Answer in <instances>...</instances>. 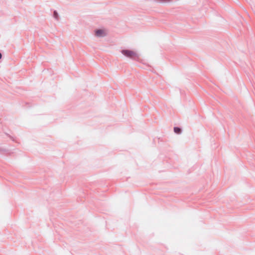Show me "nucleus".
Segmentation results:
<instances>
[{"label": "nucleus", "mask_w": 255, "mask_h": 255, "mask_svg": "<svg viewBox=\"0 0 255 255\" xmlns=\"http://www.w3.org/2000/svg\"><path fill=\"white\" fill-rule=\"evenodd\" d=\"M122 53L125 56L129 58H134L136 56V52L131 50H123L122 51Z\"/></svg>", "instance_id": "obj_1"}, {"label": "nucleus", "mask_w": 255, "mask_h": 255, "mask_svg": "<svg viewBox=\"0 0 255 255\" xmlns=\"http://www.w3.org/2000/svg\"><path fill=\"white\" fill-rule=\"evenodd\" d=\"M174 131L175 133L179 134L181 133V130L178 127H175L174 128Z\"/></svg>", "instance_id": "obj_3"}, {"label": "nucleus", "mask_w": 255, "mask_h": 255, "mask_svg": "<svg viewBox=\"0 0 255 255\" xmlns=\"http://www.w3.org/2000/svg\"><path fill=\"white\" fill-rule=\"evenodd\" d=\"M1 58V54L0 53V59Z\"/></svg>", "instance_id": "obj_5"}, {"label": "nucleus", "mask_w": 255, "mask_h": 255, "mask_svg": "<svg viewBox=\"0 0 255 255\" xmlns=\"http://www.w3.org/2000/svg\"><path fill=\"white\" fill-rule=\"evenodd\" d=\"M54 17L57 18L58 17V13H57V12H56V11H54Z\"/></svg>", "instance_id": "obj_4"}, {"label": "nucleus", "mask_w": 255, "mask_h": 255, "mask_svg": "<svg viewBox=\"0 0 255 255\" xmlns=\"http://www.w3.org/2000/svg\"><path fill=\"white\" fill-rule=\"evenodd\" d=\"M96 35L97 36H104L106 35V31L104 29H99L97 30L95 32Z\"/></svg>", "instance_id": "obj_2"}]
</instances>
